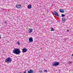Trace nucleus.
Returning a JSON list of instances; mask_svg holds the SVG:
<instances>
[{
	"label": "nucleus",
	"instance_id": "393cba45",
	"mask_svg": "<svg viewBox=\"0 0 73 73\" xmlns=\"http://www.w3.org/2000/svg\"><path fill=\"white\" fill-rule=\"evenodd\" d=\"M4 22H3V23H4Z\"/></svg>",
	"mask_w": 73,
	"mask_h": 73
},
{
	"label": "nucleus",
	"instance_id": "423d86ee",
	"mask_svg": "<svg viewBox=\"0 0 73 73\" xmlns=\"http://www.w3.org/2000/svg\"><path fill=\"white\" fill-rule=\"evenodd\" d=\"M29 40L30 42H33V38L32 37L30 38H29Z\"/></svg>",
	"mask_w": 73,
	"mask_h": 73
},
{
	"label": "nucleus",
	"instance_id": "f257e3e1",
	"mask_svg": "<svg viewBox=\"0 0 73 73\" xmlns=\"http://www.w3.org/2000/svg\"><path fill=\"white\" fill-rule=\"evenodd\" d=\"M13 53L16 54H19L21 53V50L18 48H15L13 51Z\"/></svg>",
	"mask_w": 73,
	"mask_h": 73
},
{
	"label": "nucleus",
	"instance_id": "f8f14e48",
	"mask_svg": "<svg viewBox=\"0 0 73 73\" xmlns=\"http://www.w3.org/2000/svg\"><path fill=\"white\" fill-rule=\"evenodd\" d=\"M62 19L63 21H66V19L65 18L63 17L62 18Z\"/></svg>",
	"mask_w": 73,
	"mask_h": 73
},
{
	"label": "nucleus",
	"instance_id": "39448f33",
	"mask_svg": "<svg viewBox=\"0 0 73 73\" xmlns=\"http://www.w3.org/2000/svg\"><path fill=\"white\" fill-rule=\"evenodd\" d=\"M28 49H26L25 48H23L22 50V52L23 53H24V52H26L27 51Z\"/></svg>",
	"mask_w": 73,
	"mask_h": 73
},
{
	"label": "nucleus",
	"instance_id": "4468645a",
	"mask_svg": "<svg viewBox=\"0 0 73 73\" xmlns=\"http://www.w3.org/2000/svg\"><path fill=\"white\" fill-rule=\"evenodd\" d=\"M62 17H64V16H65V14H62Z\"/></svg>",
	"mask_w": 73,
	"mask_h": 73
},
{
	"label": "nucleus",
	"instance_id": "9d476101",
	"mask_svg": "<svg viewBox=\"0 0 73 73\" xmlns=\"http://www.w3.org/2000/svg\"><path fill=\"white\" fill-rule=\"evenodd\" d=\"M33 30V29H30L29 30V33H31L32 32Z\"/></svg>",
	"mask_w": 73,
	"mask_h": 73
},
{
	"label": "nucleus",
	"instance_id": "2eb2a0df",
	"mask_svg": "<svg viewBox=\"0 0 73 73\" xmlns=\"http://www.w3.org/2000/svg\"><path fill=\"white\" fill-rule=\"evenodd\" d=\"M44 72H47V70L46 69L44 70Z\"/></svg>",
	"mask_w": 73,
	"mask_h": 73
},
{
	"label": "nucleus",
	"instance_id": "6ab92c4d",
	"mask_svg": "<svg viewBox=\"0 0 73 73\" xmlns=\"http://www.w3.org/2000/svg\"><path fill=\"white\" fill-rule=\"evenodd\" d=\"M67 31L69 32V30H67Z\"/></svg>",
	"mask_w": 73,
	"mask_h": 73
},
{
	"label": "nucleus",
	"instance_id": "5701e85b",
	"mask_svg": "<svg viewBox=\"0 0 73 73\" xmlns=\"http://www.w3.org/2000/svg\"><path fill=\"white\" fill-rule=\"evenodd\" d=\"M45 61H46V60H45Z\"/></svg>",
	"mask_w": 73,
	"mask_h": 73
},
{
	"label": "nucleus",
	"instance_id": "20e7f679",
	"mask_svg": "<svg viewBox=\"0 0 73 73\" xmlns=\"http://www.w3.org/2000/svg\"><path fill=\"white\" fill-rule=\"evenodd\" d=\"M16 7L18 9L21 8V5L20 4H16Z\"/></svg>",
	"mask_w": 73,
	"mask_h": 73
},
{
	"label": "nucleus",
	"instance_id": "4be33fe9",
	"mask_svg": "<svg viewBox=\"0 0 73 73\" xmlns=\"http://www.w3.org/2000/svg\"><path fill=\"white\" fill-rule=\"evenodd\" d=\"M44 60H45V58H44Z\"/></svg>",
	"mask_w": 73,
	"mask_h": 73
},
{
	"label": "nucleus",
	"instance_id": "aec40b11",
	"mask_svg": "<svg viewBox=\"0 0 73 73\" xmlns=\"http://www.w3.org/2000/svg\"><path fill=\"white\" fill-rule=\"evenodd\" d=\"M1 36H0V39H1Z\"/></svg>",
	"mask_w": 73,
	"mask_h": 73
},
{
	"label": "nucleus",
	"instance_id": "b1692460",
	"mask_svg": "<svg viewBox=\"0 0 73 73\" xmlns=\"http://www.w3.org/2000/svg\"><path fill=\"white\" fill-rule=\"evenodd\" d=\"M72 56H73V54H72Z\"/></svg>",
	"mask_w": 73,
	"mask_h": 73
},
{
	"label": "nucleus",
	"instance_id": "7ed1b4c3",
	"mask_svg": "<svg viewBox=\"0 0 73 73\" xmlns=\"http://www.w3.org/2000/svg\"><path fill=\"white\" fill-rule=\"evenodd\" d=\"M53 66H58L59 65V62H57L56 61L55 62H53L52 63Z\"/></svg>",
	"mask_w": 73,
	"mask_h": 73
},
{
	"label": "nucleus",
	"instance_id": "f3484780",
	"mask_svg": "<svg viewBox=\"0 0 73 73\" xmlns=\"http://www.w3.org/2000/svg\"><path fill=\"white\" fill-rule=\"evenodd\" d=\"M71 63H72V62H71V61H70V62H68V63L69 64H71Z\"/></svg>",
	"mask_w": 73,
	"mask_h": 73
},
{
	"label": "nucleus",
	"instance_id": "0eeeda50",
	"mask_svg": "<svg viewBox=\"0 0 73 73\" xmlns=\"http://www.w3.org/2000/svg\"><path fill=\"white\" fill-rule=\"evenodd\" d=\"M54 14L58 16V17L59 16V15L58 14V13H57V12H56V11H54Z\"/></svg>",
	"mask_w": 73,
	"mask_h": 73
},
{
	"label": "nucleus",
	"instance_id": "1a4fd4ad",
	"mask_svg": "<svg viewBox=\"0 0 73 73\" xmlns=\"http://www.w3.org/2000/svg\"><path fill=\"white\" fill-rule=\"evenodd\" d=\"M59 11H60V12H61V13H64V10L60 9Z\"/></svg>",
	"mask_w": 73,
	"mask_h": 73
},
{
	"label": "nucleus",
	"instance_id": "9b49d317",
	"mask_svg": "<svg viewBox=\"0 0 73 73\" xmlns=\"http://www.w3.org/2000/svg\"><path fill=\"white\" fill-rule=\"evenodd\" d=\"M32 8V5L31 4H30L28 6V8L29 9H31V8Z\"/></svg>",
	"mask_w": 73,
	"mask_h": 73
},
{
	"label": "nucleus",
	"instance_id": "a211bd4d",
	"mask_svg": "<svg viewBox=\"0 0 73 73\" xmlns=\"http://www.w3.org/2000/svg\"><path fill=\"white\" fill-rule=\"evenodd\" d=\"M7 23V22L6 21H5L4 22V23L5 24L6 23Z\"/></svg>",
	"mask_w": 73,
	"mask_h": 73
},
{
	"label": "nucleus",
	"instance_id": "ddd939ff",
	"mask_svg": "<svg viewBox=\"0 0 73 73\" xmlns=\"http://www.w3.org/2000/svg\"><path fill=\"white\" fill-rule=\"evenodd\" d=\"M51 31H54V30L53 28L52 27L51 28Z\"/></svg>",
	"mask_w": 73,
	"mask_h": 73
},
{
	"label": "nucleus",
	"instance_id": "dca6fc26",
	"mask_svg": "<svg viewBox=\"0 0 73 73\" xmlns=\"http://www.w3.org/2000/svg\"><path fill=\"white\" fill-rule=\"evenodd\" d=\"M17 43L18 44H20V42H17Z\"/></svg>",
	"mask_w": 73,
	"mask_h": 73
},
{
	"label": "nucleus",
	"instance_id": "6e6552de",
	"mask_svg": "<svg viewBox=\"0 0 73 73\" xmlns=\"http://www.w3.org/2000/svg\"><path fill=\"white\" fill-rule=\"evenodd\" d=\"M33 70H32L31 69L30 70H29L28 72V73H33Z\"/></svg>",
	"mask_w": 73,
	"mask_h": 73
},
{
	"label": "nucleus",
	"instance_id": "f03ea898",
	"mask_svg": "<svg viewBox=\"0 0 73 73\" xmlns=\"http://www.w3.org/2000/svg\"><path fill=\"white\" fill-rule=\"evenodd\" d=\"M12 61V59L11 58V57H8L7 58H6V59L5 60V62H7V63L9 64V63H10Z\"/></svg>",
	"mask_w": 73,
	"mask_h": 73
},
{
	"label": "nucleus",
	"instance_id": "412c9836",
	"mask_svg": "<svg viewBox=\"0 0 73 73\" xmlns=\"http://www.w3.org/2000/svg\"><path fill=\"white\" fill-rule=\"evenodd\" d=\"M40 72H42V70H41V71H40Z\"/></svg>",
	"mask_w": 73,
	"mask_h": 73
}]
</instances>
